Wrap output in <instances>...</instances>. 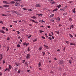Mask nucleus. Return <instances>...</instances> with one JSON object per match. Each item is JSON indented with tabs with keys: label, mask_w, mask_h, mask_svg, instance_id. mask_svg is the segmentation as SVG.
Listing matches in <instances>:
<instances>
[{
	"label": "nucleus",
	"mask_w": 76,
	"mask_h": 76,
	"mask_svg": "<svg viewBox=\"0 0 76 76\" xmlns=\"http://www.w3.org/2000/svg\"><path fill=\"white\" fill-rule=\"evenodd\" d=\"M15 6H20V4H19L18 2H17L15 3Z\"/></svg>",
	"instance_id": "nucleus-1"
},
{
	"label": "nucleus",
	"mask_w": 76,
	"mask_h": 76,
	"mask_svg": "<svg viewBox=\"0 0 76 76\" xmlns=\"http://www.w3.org/2000/svg\"><path fill=\"white\" fill-rule=\"evenodd\" d=\"M73 61V58L71 57V59H70L69 61V62L70 64H72V61Z\"/></svg>",
	"instance_id": "nucleus-2"
},
{
	"label": "nucleus",
	"mask_w": 76,
	"mask_h": 76,
	"mask_svg": "<svg viewBox=\"0 0 76 76\" xmlns=\"http://www.w3.org/2000/svg\"><path fill=\"white\" fill-rule=\"evenodd\" d=\"M12 13H16V14H17V15H19V13L17 12H16V11H12Z\"/></svg>",
	"instance_id": "nucleus-3"
},
{
	"label": "nucleus",
	"mask_w": 76,
	"mask_h": 76,
	"mask_svg": "<svg viewBox=\"0 0 76 76\" xmlns=\"http://www.w3.org/2000/svg\"><path fill=\"white\" fill-rule=\"evenodd\" d=\"M3 3L5 4H10V3H8L7 1H3Z\"/></svg>",
	"instance_id": "nucleus-4"
},
{
	"label": "nucleus",
	"mask_w": 76,
	"mask_h": 76,
	"mask_svg": "<svg viewBox=\"0 0 76 76\" xmlns=\"http://www.w3.org/2000/svg\"><path fill=\"white\" fill-rule=\"evenodd\" d=\"M15 65L18 66H20V64L19 63H15Z\"/></svg>",
	"instance_id": "nucleus-5"
},
{
	"label": "nucleus",
	"mask_w": 76,
	"mask_h": 76,
	"mask_svg": "<svg viewBox=\"0 0 76 76\" xmlns=\"http://www.w3.org/2000/svg\"><path fill=\"white\" fill-rule=\"evenodd\" d=\"M30 56V55H29V54H28L27 55L26 58H27V59H28L29 58Z\"/></svg>",
	"instance_id": "nucleus-6"
},
{
	"label": "nucleus",
	"mask_w": 76,
	"mask_h": 76,
	"mask_svg": "<svg viewBox=\"0 0 76 76\" xmlns=\"http://www.w3.org/2000/svg\"><path fill=\"white\" fill-rule=\"evenodd\" d=\"M3 7H9V5H3Z\"/></svg>",
	"instance_id": "nucleus-7"
},
{
	"label": "nucleus",
	"mask_w": 76,
	"mask_h": 76,
	"mask_svg": "<svg viewBox=\"0 0 76 76\" xmlns=\"http://www.w3.org/2000/svg\"><path fill=\"white\" fill-rule=\"evenodd\" d=\"M44 46H44L45 48H46V49H48V48H48V47L46 45H44Z\"/></svg>",
	"instance_id": "nucleus-8"
},
{
	"label": "nucleus",
	"mask_w": 76,
	"mask_h": 76,
	"mask_svg": "<svg viewBox=\"0 0 76 76\" xmlns=\"http://www.w3.org/2000/svg\"><path fill=\"white\" fill-rule=\"evenodd\" d=\"M10 4H14V3H15V1H12L10 2Z\"/></svg>",
	"instance_id": "nucleus-9"
},
{
	"label": "nucleus",
	"mask_w": 76,
	"mask_h": 76,
	"mask_svg": "<svg viewBox=\"0 0 76 76\" xmlns=\"http://www.w3.org/2000/svg\"><path fill=\"white\" fill-rule=\"evenodd\" d=\"M36 7H39L41 6V5L39 4H37L36 5Z\"/></svg>",
	"instance_id": "nucleus-10"
},
{
	"label": "nucleus",
	"mask_w": 76,
	"mask_h": 76,
	"mask_svg": "<svg viewBox=\"0 0 76 76\" xmlns=\"http://www.w3.org/2000/svg\"><path fill=\"white\" fill-rule=\"evenodd\" d=\"M41 62H39L38 64V66L39 67H41Z\"/></svg>",
	"instance_id": "nucleus-11"
},
{
	"label": "nucleus",
	"mask_w": 76,
	"mask_h": 76,
	"mask_svg": "<svg viewBox=\"0 0 76 76\" xmlns=\"http://www.w3.org/2000/svg\"><path fill=\"white\" fill-rule=\"evenodd\" d=\"M0 32H1V33H2V34H4L5 33V32H4V31L2 30H0Z\"/></svg>",
	"instance_id": "nucleus-12"
},
{
	"label": "nucleus",
	"mask_w": 76,
	"mask_h": 76,
	"mask_svg": "<svg viewBox=\"0 0 76 76\" xmlns=\"http://www.w3.org/2000/svg\"><path fill=\"white\" fill-rule=\"evenodd\" d=\"M63 61H59V63L60 64H63Z\"/></svg>",
	"instance_id": "nucleus-13"
},
{
	"label": "nucleus",
	"mask_w": 76,
	"mask_h": 76,
	"mask_svg": "<svg viewBox=\"0 0 76 76\" xmlns=\"http://www.w3.org/2000/svg\"><path fill=\"white\" fill-rule=\"evenodd\" d=\"M39 22H41V23H42V22H45V21H43V20H39Z\"/></svg>",
	"instance_id": "nucleus-14"
},
{
	"label": "nucleus",
	"mask_w": 76,
	"mask_h": 76,
	"mask_svg": "<svg viewBox=\"0 0 76 76\" xmlns=\"http://www.w3.org/2000/svg\"><path fill=\"white\" fill-rule=\"evenodd\" d=\"M9 67L10 69H12V66L11 65H9Z\"/></svg>",
	"instance_id": "nucleus-15"
},
{
	"label": "nucleus",
	"mask_w": 76,
	"mask_h": 76,
	"mask_svg": "<svg viewBox=\"0 0 76 76\" xmlns=\"http://www.w3.org/2000/svg\"><path fill=\"white\" fill-rule=\"evenodd\" d=\"M37 15H38V16H42V14H37Z\"/></svg>",
	"instance_id": "nucleus-16"
},
{
	"label": "nucleus",
	"mask_w": 76,
	"mask_h": 76,
	"mask_svg": "<svg viewBox=\"0 0 76 76\" xmlns=\"http://www.w3.org/2000/svg\"><path fill=\"white\" fill-rule=\"evenodd\" d=\"M54 16V14H52L51 15H50V18H52V17H53Z\"/></svg>",
	"instance_id": "nucleus-17"
},
{
	"label": "nucleus",
	"mask_w": 76,
	"mask_h": 76,
	"mask_svg": "<svg viewBox=\"0 0 76 76\" xmlns=\"http://www.w3.org/2000/svg\"><path fill=\"white\" fill-rule=\"evenodd\" d=\"M70 45H75V43H70Z\"/></svg>",
	"instance_id": "nucleus-18"
},
{
	"label": "nucleus",
	"mask_w": 76,
	"mask_h": 76,
	"mask_svg": "<svg viewBox=\"0 0 76 76\" xmlns=\"http://www.w3.org/2000/svg\"><path fill=\"white\" fill-rule=\"evenodd\" d=\"M31 18H33V19H36L37 18V17L35 16H33V17H31Z\"/></svg>",
	"instance_id": "nucleus-19"
},
{
	"label": "nucleus",
	"mask_w": 76,
	"mask_h": 76,
	"mask_svg": "<svg viewBox=\"0 0 76 76\" xmlns=\"http://www.w3.org/2000/svg\"><path fill=\"white\" fill-rule=\"evenodd\" d=\"M10 39V37H8L7 39V41H9Z\"/></svg>",
	"instance_id": "nucleus-20"
},
{
	"label": "nucleus",
	"mask_w": 76,
	"mask_h": 76,
	"mask_svg": "<svg viewBox=\"0 0 76 76\" xmlns=\"http://www.w3.org/2000/svg\"><path fill=\"white\" fill-rule=\"evenodd\" d=\"M72 12H73V13H75V8H74V9L72 10Z\"/></svg>",
	"instance_id": "nucleus-21"
},
{
	"label": "nucleus",
	"mask_w": 76,
	"mask_h": 76,
	"mask_svg": "<svg viewBox=\"0 0 76 76\" xmlns=\"http://www.w3.org/2000/svg\"><path fill=\"white\" fill-rule=\"evenodd\" d=\"M30 21H31V22H34V23L35 22L34 20H31V19L30 20Z\"/></svg>",
	"instance_id": "nucleus-22"
},
{
	"label": "nucleus",
	"mask_w": 76,
	"mask_h": 76,
	"mask_svg": "<svg viewBox=\"0 0 76 76\" xmlns=\"http://www.w3.org/2000/svg\"><path fill=\"white\" fill-rule=\"evenodd\" d=\"M57 8H56L53 10V12H55V11H57Z\"/></svg>",
	"instance_id": "nucleus-23"
},
{
	"label": "nucleus",
	"mask_w": 76,
	"mask_h": 76,
	"mask_svg": "<svg viewBox=\"0 0 76 76\" xmlns=\"http://www.w3.org/2000/svg\"><path fill=\"white\" fill-rule=\"evenodd\" d=\"M57 20H58V22L60 21V18L58 17V18H57Z\"/></svg>",
	"instance_id": "nucleus-24"
},
{
	"label": "nucleus",
	"mask_w": 76,
	"mask_h": 76,
	"mask_svg": "<svg viewBox=\"0 0 76 76\" xmlns=\"http://www.w3.org/2000/svg\"><path fill=\"white\" fill-rule=\"evenodd\" d=\"M56 32V34H60V32L59 31H55Z\"/></svg>",
	"instance_id": "nucleus-25"
},
{
	"label": "nucleus",
	"mask_w": 76,
	"mask_h": 76,
	"mask_svg": "<svg viewBox=\"0 0 76 76\" xmlns=\"http://www.w3.org/2000/svg\"><path fill=\"white\" fill-rule=\"evenodd\" d=\"M37 41V39H35L33 41V42H35V41Z\"/></svg>",
	"instance_id": "nucleus-26"
},
{
	"label": "nucleus",
	"mask_w": 76,
	"mask_h": 76,
	"mask_svg": "<svg viewBox=\"0 0 76 76\" xmlns=\"http://www.w3.org/2000/svg\"><path fill=\"white\" fill-rule=\"evenodd\" d=\"M25 64H26V66H27V67H28V63H27V62H26Z\"/></svg>",
	"instance_id": "nucleus-27"
},
{
	"label": "nucleus",
	"mask_w": 76,
	"mask_h": 76,
	"mask_svg": "<svg viewBox=\"0 0 76 76\" xmlns=\"http://www.w3.org/2000/svg\"><path fill=\"white\" fill-rule=\"evenodd\" d=\"M51 3L52 4H55V3H56V2L54 1H52L51 2Z\"/></svg>",
	"instance_id": "nucleus-28"
},
{
	"label": "nucleus",
	"mask_w": 76,
	"mask_h": 76,
	"mask_svg": "<svg viewBox=\"0 0 76 76\" xmlns=\"http://www.w3.org/2000/svg\"><path fill=\"white\" fill-rule=\"evenodd\" d=\"M42 50V47L39 48V51H41V50Z\"/></svg>",
	"instance_id": "nucleus-29"
},
{
	"label": "nucleus",
	"mask_w": 76,
	"mask_h": 76,
	"mask_svg": "<svg viewBox=\"0 0 76 76\" xmlns=\"http://www.w3.org/2000/svg\"><path fill=\"white\" fill-rule=\"evenodd\" d=\"M61 6V5H58V6H57V7H58V8H60V7Z\"/></svg>",
	"instance_id": "nucleus-30"
},
{
	"label": "nucleus",
	"mask_w": 76,
	"mask_h": 76,
	"mask_svg": "<svg viewBox=\"0 0 76 76\" xmlns=\"http://www.w3.org/2000/svg\"><path fill=\"white\" fill-rule=\"evenodd\" d=\"M39 32H40V33H42V32H44V31H42L41 30H39Z\"/></svg>",
	"instance_id": "nucleus-31"
},
{
	"label": "nucleus",
	"mask_w": 76,
	"mask_h": 76,
	"mask_svg": "<svg viewBox=\"0 0 76 76\" xmlns=\"http://www.w3.org/2000/svg\"><path fill=\"white\" fill-rule=\"evenodd\" d=\"M20 72V69H19L18 71V73H19Z\"/></svg>",
	"instance_id": "nucleus-32"
},
{
	"label": "nucleus",
	"mask_w": 76,
	"mask_h": 76,
	"mask_svg": "<svg viewBox=\"0 0 76 76\" xmlns=\"http://www.w3.org/2000/svg\"><path fill=\"white\" fill-rule=\"evenodd\" d=\"M15 1H20V0H14Z\"/></svg>",
	"instance_id": "nucleus-33"
},
{
	"label": "nucleus",
	"mask_w": 76,
	"mask_h": 76,
	"mask_svg": "<svg viewBox=\"0 0 76 76\" xmlns=\"http://www.w3.org/2000/svg\"><path fill=\"white\" fill-rule=\"evenodd\" d=\"M66 14H67V13L65 12V13H64L63 14V15H64V16H65V15H66Z\"/></svg>",
	"instance_id": "nucleus-34"
},
{
	"label": "nucleus",
	"mask_w": 76,
	"mask_h": 76,
	"mask_svg": "<svg viewBox=\"0 0 76 76\" xmlns=\"http://www.w3.org/2000/svg\"><path fill=\"white\" fill-rule=\"evenodd\" d=\"M45 37H46V38H47V37H48V36H47V34H45Z\"/></svg>",
	"instance_id": "nucleus-35"
},
{
	"label": "nucleus",
	"mask_w": 76,
	"mask_h": 76,
	"mask_svg": "<svg viewBox=\"0 0 76 76\" xmlns=\"http://www.w3.org/2000/svg\"><path fill=\"white\" fill-rule=\"evenodd\" d=\"M66 42L67 44H69V41H66Z\"/></svg>",
	"instance_id": "nucleus-36"
},
{
	"label": "nucleus",
	"mask_w": 76,
	"mask_h": 76,
	"mask_svg": "<svg viewBox=\"0 0 76 76\" xmlns=\"http://www.w3.org/2000/svg\"><path fill=\"white\" fill-rule=\"evenodd\" d=\"M69 21H72V19L71 18H70L69 19Z\"/></svg>",
	"instance_id": "nucleus-37"
},
{
	"label": "nucleus",
	"mask_w": 76,
	"mask_h": 76,
	"mask_svg": "<svg viewBox=\"0 0 76 76\" xmlns=\"http://www.w3.org/2000/svg\"><path fill=\"white\" fill-rule=\"evenodd\" d=\"M25 60H23L22 61V63H24L25 62Z\"/></svg>",
	"instance_id": "nucleus-38"
},
{
	"label": "nucleus",
	"mask_w": 76,
	"mask_h": 76,
	"mask_svg": "<svg viewBox=\"0 0 76 76\" xmlns=\"http://www.w3.org/2000/svg\"><path fill=\"white\" fill-rule=\"evenodd\" d=\"M32 10L31 9H28V12H31L32 11Z\"/></svg>",
	"instance_id": "nucleus-39"
},
{
	"label": "nucleus",
	"mask_w": 76,
	"mask_h": 76,
	"mask_svg": "<svg viewBox=\"0 0 76 76\" xmlns=\"http://www.w3.org/2000/svg\"><path fill=\"white\" fill-rule=\"evenodd\" d=\"M7 70H8V72H9L10 71V69H9V68H7Z\"/></svg>",
	"instance_id": "nucleus-40"
},
{
	"label": "nucleus",
	"mask_w": 76,
	"mask_h": 76,
	"mask_svg": "<svg viewBox=\"0 0 76 76\" xmlns=\"http://www.w3.org/2000/svg\"><path fill=\"white\" fill-rule=\"evenodd\" d=\"M29 43H26V47H27L28 46V45H29Z\"/></svg>",
	"instance_id": "nucleus-41"
},
{
	"label": "nucleus",
	"mask_w": 76,
	"mask_h": 76,
	"mask_svg": "<svg viewBox=\"0 0 76 76\" xmlns=\"http://www.w3.org/2000/svg\"><path fill=\"white\" fill-rule=\"evenodd\" d=\"M69 36L71 37V38H72V37H73V36L71 34H69Z\"/></svg>",
	"instance_id": "nucleus-42"
},
{
	"label": "nucleus",
	"mask_w": 76,
	"mask_h": 76,
	"mask_svg": "<svg viewBox=\"0 0 76 76\" xmlns=\"http://www.w3.org/2000/svg\"><path fill=\"white\" fill-rule=\"evenodd\" d=\"M5 60H4L3 61V64H4V63H5Z\"/></svg>",
	"instance_id": "nucleus-43"
},
{
	"label": "nucleus",
	"mask_w": 76,
	"mask_h": 76,
	"mask_svg": "<svg viewBox=\"0 0 76 76\" xmlns=\"http://www.w3.org/2000/svg\"><path fill=\"white\" fill-rule=\"evenodd\" d=\"M17 32L18 33V34H20V32L19 31H17Z\"/></svg>",
	"instance_id": "nucleus-44"
},
{
	"label": "nucleus",
	"mask_w": 76,
	"mask_h": 76,
	"mask_svg": "<svg viewBox=\"0 0 76 76\" xmlns=\"http://www.w3.org/2000/svg\"><path fill=\"white\" fill-rule=\"evenodd\" d=\"M0 23H2V24H3V22L2 21H0Z\"/></svg>",
	"instance_id": "nucleus-45"
},
{
	"label": "nucleus",
	"mask_w": 76,
	"mask_h": 76,
	"mask_svg": "<svg viewBox=\"0 0 76 76\" xmlns=\"http://www.w3.org/2000/svg\"><path fill=\"white\" fill-rule=\"evenodd\" d=\"M15 71L16 72L17 71V68H15Z\"/></svg>",
	"instance_id": "nucleus-46"
},
{
	"label": "nucleus",
	"mask_w": 76,
	"mask_h": 76,
	"mask_svg": "<svg viewBox=\"0 0 76 76\" xmlns=\"http://www.w3.org/2000/svg\"><path fill=\"white\" fill-rule=\"evenodd\" d=\"M71 27H72V28H75V27H74V26H73V25H72L71 26Z\"/></svg>",
	"instance_id": "nucleus-47"
},
{
	"label": "nucleus",
	"mask_w": 76,
	"mask_h": 76,
	"mask_svg": "<svg viewBox=\"0 0 76 76\" xmlns=\"http://www.w3.org/2000/svg\"><path fill=\"white\" fill-rule=\"evenodd\" d=\"M17 47H20V45L19 44L17 45Z\"/></svg>",
	"instance_id": "nucleus-48"
},
{
	"label": "nucleus",
	"mask_w": 76,
	"mask_h": 76,
	"mask_svg": "<svg viewBox=\"0 0 76 76\" xmlns=\"http://www.w3.org/2000/svg\"><path fill=\"white\" fill-rule=\"evenodd\" d=\"M28 51H30V50H29V47H28Z\"/></svg>",
	"instance_id": "nucleus-49"
},
{
	"label": "nucleus",
	"mask_w": 76,
	"mask_h": 76,
	"mask_svg": "<svg viewBox=\"0 0 76 76\" xmlns=\"http://www.w3.org/2000/svg\"><path fill=\"white\" fill-rule=\"evenodd\" d=\"M48 39H49L50 40H51V39H52L50 37H49Z\"/></svg>",
	"instance_id": "nucleus-50"
},
{
	"label": "nucleus",
	"mask_w": 76,
	"mask_h": 76,
	"mask_svg": "<svg viewBox=\"0 0 76 76\" xmlns=\"http://www.w3.org/2000/svg\"><path fill=\"white\" fill-rule=\"evenodd\" d=\"M42 38L43 39H45V38L44 37V36H42Z\"/></svg>",
	"instance_id": "nucleus-51"
},
{
	"label": "nucleus",
	"mask_w": 76,
	"mask_h": 76,
	"mask_svg": "<svg viewBox=\"0 0 76 76\" xmlns=\"http://www.w3.org/2000/svg\"><path fill=\"white\" fill-rule=\"evenodd\" d=\"M42 54H43V56H44V55H45V52H42Z\"/></svg>",
	"instance_id": "nucleus-52"
},
{
	"label": "nucleus",
	"mask_w": 76,
	"mask_h": 76,
	"mask_svg": "<svg viewBox=\"0 0 76 76\" xmlns=\"http://www.w3.org/2000/svg\"><path fill=\"white\" fill-rule=\"evenodd\" d=\"M32 36V35H31L30 36H29L28 37V38H31V37Z\"/></svg>",
	"instance_id": "nucleus-53"
},
{
	"label": "nucleus",
	"mask_w": 76,
	"mask_h": 76,
	"mask_svg": "<svg viewBox=\"0 0 76 76\" xmlns=\"http://www.w3.org/2000/svg\"><path fill=\"white\" fill-rule=\"evenodd\" d=\"M23 10H27V9H26V8H23Z\"/></svg>",
	"instance_id": "nucleus-54"
},
{
	"label": "nucleus",
	"mask_w": 76,
	"mask_h": 76,
	"mask_svg": "<svg viewBox=\"0 0 76 76\" xmlns=\"http://www.w3.org/2000/svg\"><path fill=\"white\" fill-rule=\"evenodd\" d=\"M26 42L23 43V45H26Z\"/></svg>",
	"instance_id": "nucleus-55"
},
{
	"label": "nucleus",
	"mask_w": 76,
	"mask_h": 76,
	"mask_svg": "<svg viewBox=\"0 0 76 76\" xmlns=\"http://www.w3.org/2000/svg\"><path fill=\"white\" fill-rule=\"evenodd\" d=\"M1 16H7V15H4V14H2L1 15Z\"/></svg>",
	"instance_id": "nucleus-56"
},
{
	"label": "nucleus",
	"mask_w": 76,
	"mask_h": 76,
	"mask_svg": "<svg viewBox=\"0 0 76 76\" xmlns=\"http://www.w3.org/2000/svg\"><path fill=\"white\" fill-rule=\"evenodd\" d=\"M9 48L7 47V51H9Z\"/></svg>",
	"instance_id": "nucleus-57"
},
{
	"label": "nucleus",
	"mask_w": 76,
	"mask_h": 76,
	"mask_svg": "<svg viewBox=\"0 0 76 76\" xmlns=\"http://www.w3.org/2000/svg\"><path fill=\"white\" fill-rule=\"evenodd\" d=\"M58 26H59V27H60V26H62V25H61V24H59L58 25Z\"/></svg>",
	"instance_id": "nucleus-58"
},
{
	"label": "nucleus",
	"mask_w": 76,
	"mask_h": 76,
	"mask_svg": "<svg viewBox=\"0 0 76 76\" xmlns=\"http://www.w3.org/2000/svg\"><path fill=\"white\" fill-rule=\"evenodd\" d=\"M2 56H3V55H1L0 57L1 58H3V57H2Z\"/></svg>",
	"instance_id": "nucleus-59"
},
{
	"label": "nucleus",
	"mask_w": 76,
	"mask_h": 76,
	"mask_svg": "<svg viewBox=\"0 0 76 76\" xmlns=\"http://www.w3.org/2000/svg\"><path fill=\"white\" fill-rule=\"evenodd\" d=\"M65 49H66V47H64V49H63V50H64V51H65Z\"/></svg>",
	"instance_id": "nucleus-60"
},
{
	"label": "nucleus",
	"mask_w": 76,
	"mask_h": 76,
	"mask_svg": "<svg viewBox=\"0 0 76 76\" xmlns=\"http://www.w3.org/2000/svg\"><path fill=\"white\" fill-rule=\"evenodd\" d=\"M18 39H20V36L18 37Z\"/></svg>",
	"instance_id": "nucleus-61"
},
{
	"label": "nucleus",
	"mask_w": 76,
	"mask_h": 76,
	"mask_svg": "<svg viewBox=\"0 0 76 76\" xmlns=\"http://www.w3.org/2000/svg\"><path fill=\"white\" fill-rule=\"evenodd\" d=\"M21 7H23V5H20Z\"/></svg>",
	"instance_id": "nucleus-62"
},
{
	"label": "nucleus",
	"mask_w": 76,
	"mask_h": 76,
	"mask_svg": "<svg viewBox=\"0 0 76 76\" xmlns=\"http://www.w3.org/2000/svg\"><path fill=\"white\" fill-rule=\"evenodd\" d=\"M6 31H8V29L6 28Z\"/></svg>",
	"instance_id": "nucleus-63"
},
{
	"label": "nucleus",
	"mask_w": 76,
	"mask_h": 76,
	"mask_svg": "<svg viewBox=\"0 0 76 76\" xmlns=\"http://www.w3.org/2000/svg\"><path fill=\"white\" fill-rule=\"evenodd\" d=\"M48 28H50V26H48Z\"/></svg>",
	"instance_id": "nucleus-64"
}]
</instances>
